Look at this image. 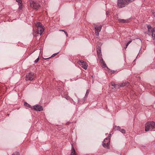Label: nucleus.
<instances>
[{"instance_id": "obj_1", "label": "nucleus", "mask_w": 155, "mask_h": 155, "mask_svg": "<svg viewBox=\"0 0 155 155\" xmlns=\"http://www.w3.org/2000/svg\"><path fill=\"white\" fill-rule=\"evenodd\" d=\"M134 0H118L117 5L119 7L121 8L124 7L129 3L134 1Z\"/></svg>"}, {"instance_id": "obj_2", "label": "nucleus", "mask_w": 155, "mask_h": 155, "mask_svg": "<svg viewBox=\"0 0 155 155\" xmlns=\"http://www.w3.org/2000/svg\"><path fill=\"white\" fill-rule=\"evenodd\" d=\"M155 129V122L153 121L148 122L145 125V131L146 132Z\"/></svg>"}, {"instance_id": "obj_3", "label": "nucleus", "mask_w": 155, "mask_h": 155, "mask_svg": "<svg viewBox=\"0 0 155 155\" xmlns=\"http://www.w3.org/2000/svg\"><path fill=\"white\" fill-rule=\"evenodd\" d=\"M36 25L37 26V33L41 35L45 30L44 26L39 22H37L36 24Z\"/></svg>"}, {"instance_id": "obj_4", "label": "nucleus", "mask_w": 155, "mask_h": 155, "mask_svg": "<svg viewBox=\"0 0 155 155\" xmlns=\"http://www.w3.org/2000/svg\"><path fill=\"white\" fill-rule=\"evenodd\" d=\"M30 3L31 7L33 9H37L40 7V5L38 2L31 1Z\"/></svg>"}, {"instance_id": "obj_5", "label": "nucleus", "mask_w": 155, "mask_h": 155, "mask_svg": "<svg viewBox=\"0 0 155 155\" xmlns=\"http://www.w3.org/2000/svg\"><path fill=\"white\" fill-rule=\"evenodd\" d=\"M110 138H106L103 142V146L104 147L107 148H109V146L110 144Z\"/></svg>"}, {"instance_id": "obj_6", "label": "nucleus", "mask_w": 155, "mask_h": 155, "mask_svg": "<svg viewBox=\"0 0 155 155\" xmlns=\"http://www.w3.org/2000/svg\"><path fill=\"white\" fill-rule=\"evenodd\" d=\"M94 26L95 29V35L96 36H98L99 35V32L101 29L102 26L101 25H97L95 24L94 25Z\"/></svg>"}, {"instance_id": "obj_7", "label": "nucleus", "mask_w": 155, "mask_h": 155, "mask_svg": "<svg viewBox=\"0 0 155 155\" xmlns=\"http://www.w3.org/2000/svg\"><path fill=\"white\" fill-rule=\"evenodd\" d=\"M78 63L84 69L86 70L87 69V64L86 62L83 61H78Z\"/></svg>"}, {"instance_id": "obj_8", "label": "nucleus", "mask_w": 155, "mask_h": 155, "mask_svg": "<svg viewBox=\"0 0 155 155\" xmlns=\"http://www.w3.org/2000/svg\"><path fill=\"white\" fill-rule=\"evenodd\" d=\"M34 74L31 73L28 74L26 76V81H32L33 80Z\"/></svg>"}, {"instance_id": "obj_9", "label": "nucleus", "mask_w": 155, "mask_h": 155, "mask_svg": "<svg viewBox=\"0 0 155 155\" xmlns=\"http://www.w3.org/2000/svg\"><path fill=\"white\" fill-rule=\"evenodd\" d=\"M33 109L35 110L40 111L43 110V107L41 106L36 105L33 106Z\"/></svg>"}, {"instance_id": "obj_10", "label": "nucleus", "mask_w": 155, "mask_h": 155, "mask_svg": "<svg viewBox=\"0 0 155 155\" xmlns=\"http://www.w3.org/2000/svg\"><path fill=\"white\" fill-rule=\"evenodd\" d=\"M151 33L152 34L151 35L153 39V40H155V28H153L152 30H151Z\"/></svg>"}, {"instance_id": "obj_11", "label": "nucleus", "mask_w": 155, "mask_h": 155, "mask_svg": "<svg viewBox=\"0 0 155 155\" xmlns=\"http://www.w3.org/2000/svg\"><path fill=\"white\" fill-rule=\"evenodd\" d=\"M117 20L120 23H127L129 22L128 19L126 20L124 19H121L120 18H118Z\"/></svg>"}, {"instance_id": "obj_12", "label": "nucleus", "mask_w": 155, "mask_h": 155, "mask_svg": "<svg viewBox=\"0 0 155 155\" xmlns=\"http://www.w3.org/2000/svg\"><path fill=\"white\" fill-rule=\"evenodd\" d=\"M71 155H77L76 152L74 147H72V148Z\"/></svg>"}, {"instance_id": "obj_13", "label": "nucleus", "mask_w": 155, "mask_h": 155, "mask_svg": "<svg viewBox=\"0 0 155 155\" xmlns=\"http://www.w3.org/2000/svg\"><path fill=\"white\" fill-rule=\"evenodd\" d=\"M89 92H90V90L89 89H88L87 90L86 93L85 94V96L84 98L85 99H84L85 100V99H86L87 98V97L89 93Z\"/></svg>"}, {"instance_id": "obj_14", "label": "nucleus", "mask_w": 155, "mask_h": 155, "mask_svg": "<svg viewBox=\"0 0 155 155\" xmlns=\"http://www.w3.org/2000/svg\"><path fill=\"white\" fill-rule=\"evenodd\" d=\"M59 53V52H58L57 53H54L53 54L52 56L49 57V58H44V59L45 60H46L47 59H49V58H50L51 57H53L54 56H56V55H57L58 53Z\"/></svg>"}, {"instance_id": "obj_15", "label": "nucleus", "mask_w": 155, "mask_h": 155, "mask_svg": "<svg viewBox=\"0 0 155 155\" xmlns=\"http://www.w3.org/2000/svg\"><path fill=\"white\" fill-rule=\"evenodd\" d=\"M24 105L26 107H29V108H31V105L29 104H28L26 102L24 103Z\"/></svg>"}, {"instance_id": "obj_16", "label": "nucleus", "mask_w": 155, "mask_h": 155, "mask_svg": "<svg viewBox=\"0 0 155 155\" xmlns=\"http://www.w3.org/2000/svg\"><path fill=\"white\" fill-rule=\"evenodd\" d=\"M128 84V83L127 82L121 83L120 84V86L121 87H124L126 86V85Z\"/></svg>"}, {"instance_id": "obj_17", "label": "nucleus", "mask_w": 155, "mask_h": 155, "mask_svg": "<svg viewBox=\"0 0 155 155\" xmlns=\"http://www.w3.org/2000/svg\"><path fill=\"white\" fill-rule=\"evenodd\" d=\"M147 28L148 30V33L149 34H149V33H151L150 31L151 30H152L151 27L150 26L148 25L147 26Z\"/></svg>"}, {"instance_id": "obj_18", "label": "nucleus", "mask_w": 155, "mask_h": 155, "mask_svg": "<svg viewBox=\"0 0 155 155\" xmlns=\"http://www.w3.org/2000/svg\"><path fill=\"white\" fill-rule=\"evenodd\" d=\"M110 85L114 87V88H116L117 87V85L115 84L114 82H111L110 83Z\"/></svg>"}, {"instance_id": "obj_19", "label": "nucleus", "mask_w": 155, "mask_h": 155, "mask_svg": "<svg viewBox=\"0 0 155 155\" xmlns=\"http://www.w3.org/2000/svg\"><path fill=\"white\" fill-rule=\"evenodd\" d=\"M102 64V67H103V68H104L107 67L106 64H105L104 61L103 62V63Z\"/></svg>"}, {"instance_id": "obj_20", "label": "nucleus", "mask_w": 155, "mask_h": 155, "mask_svg": "<svg viewBox=\"0 0 155 155\" xmlns=\"http://www.w3.org/2000/svg\"><path fill=\"white\" fill-rule=\"evenodd\" d=\"M12 155H19V154L18 152H15L13 153Z\"/></svg>"}, {"instance_id": "obj_21", "label": "nucleus", "mask_w": 155, "mask_h": 155, "mask_svg": "<svg viewBox=\"0 0 155 155\" xmlns=\"http://www.w3.org/2000/svg\"><path fill=\"white\" fill-rule=\"evenodd\" d=\"M16 2H18V4L22 3L21 0H16Z\"/></svg>"}, {"instance_id": "obj_22", "label": "nucleus", "mask_w": 155, "mask_h": 155, "mask_svg": "<svg viewBox=\"0 0 155 155\" xmlns=\"http://www.w3.org/2000/svg\"><path fill=\"white\" fill-rule=\"evenodd\" d=\"M18 5H19V9H21L22 8V4H20H20H19Z\"/></svg>"}, {"instance_id": "obj_23", "label": "nucleus", "mask_w": 155, "mask_h": 155, "mask_svg": "<svg viewBox=\"0 0 155 155\" xmlns=\"http://www.w3.org/2000/svg\"><path fill=\"white\" fill-rule=\"evenodd\" d=\"M120 131L122 133H125V131L124 129H121L120 130Z\"/></svg>"}, {"instance_id": "obj_24", "label": "nucleus", "mask_w": 155, "mask_h": 155, "mask_svg": "<svg viewBox=\"0 0 155 155\" xmlns=\"http://www.w3.org/2000/svg\"><path fill=\"white\" fill-rule=\"evenodd\" d=\"M39 60V56H38V58L36 60H35L34 62L35 63H37L38 62Z\"/></svg>"}, {"instance_id": "obj_25", "label": "nucleus", "mask_w": 155, "mask_h": 155, "mask_svg": "<svg viewBox=\"0 0 155 155\" xmlns=\"http://www.w3.org/2000/svg\"><path fill=\"white\" fill-rule=\"evenodd\" d=\"M104 61L103 60L102 58L101 57V59H100V62L102 64L103 63V62Z\"/></svg>"}, {"instance_id": "obj_26", "label": "nucleus", "mask_w": 155, "mask_h": 155, "mask_svg": "<svg viewBox=\"0 0 155 155\" xmlns=\"http://www.w3.org/2000/svg\"><path fill=\"white\" fill-rule=\"evenodd\" d=\"M129 44H128V43H127L126 45V47H125V49H126L127 48V47L129 45Z\"/></svg>"}, {"instance_id": "obj_27", "label": "nucleus", "mask_w": 155, "mask_h": 155, "mask_svg": "<svg viewBox=\"0 0 155 155\" xmlns=\"http://www.w3.org/2000/svg\"><path fill=\"white\" fill-rule=\"evenodd\" d=\"M129 44H128V43H127L126 45V47H125V49H126L127 48V47L129 45Z\"/></svg>"}, {"instance_id": "obj_28", "label": "nucleus", "mask_w": 155, "mask_h": 155, "mask_svg": "<svg viewBox=\"0 0 155 155\" xmlns=\"http://www.w3.org/2000/svg\"><path fill=\"white\" fill-rule=\"evenodd\" d=\"M132 41V40H131L130 41H128L127 43H128V44H130V43Z\"/></svg>"}, {"instance_id": "obj_29", "label": "nucleus", "mask_w": 155, "mask_h": 155, "mask_svg": "<svg viewBox=\"0 0 155 155\" xmlns=\"http://www.w3.org/2000/svg\"><path fill=\"white\" fill-rule=\"evenodd\" d=\"M101 50H99V51H97V53H100L101 52Z\"/></svg>"}, {"instance_id": "obj_30", "label": "nucleus", "mask_w": 155, "mask_h": 155, "mask_svg": "<svg viewBox=\"0 0 155 155\" xmlns=\"http://www.w3.org/2000/svg\"><path fill=\"white\" fill-rule=\"evenodd\" d=\"M110 136H111V134H109V135H108V138H110Z\"/></svg>"}, {"instance_id": "obj_31", "label": "nucleus", "mask_w": 155, "mask_h": 155, "mask_svg": "<svg viewBox=\"0 0 155 155\" xmlns=\"http://www.w3.org/2000/svg\"><path fill=\"white\" fill-rule=\"evenodd\" d=\"M59 31H64H64L63 30H59Z\"/></svg>"}, {"instance_id": "obj_32", "label": "nucleus", "mask_w": 155, "mask_h": 155, "mask_svg": "<svg viewBox=\"0 0 155 155\" xmlns=\"http://www.w3.org/2000/svg\"><path fill=\"white\" fill-rule=\"evenodd\" d=\"M64 32L65 34H66V33H67V32L65 31H64Z\"/></svg>"}, {"instance_id": "obj_33", "label": "nucleus", "mask_w": 155, "mask_h": 155, "mask_svg": "<svg viewBox=\"0 0 155 155\" xmlns=\"http://www.w3.org/2000/svg\"><path fill=\"white\" fill-rule=\"evenodd\" d=\"M68 97H66V98L68 100Z\"/></svg>"}, {"instance_id": "obj_34", "label": "nucleus", "mask_w": 155, "mask_h": 155, "mask_svg": "<svg viewBox=\"0 0 155 155\" xmlns=\"http://www.w3.org/2000/svg\"><path fill=\"white\" fill-rule=\"evenodd\" d=\"M118 127V129L120 130V127Z\"/></svg>"}, {"instance_id": "obj_35", "label": "nucleus", "mask_w": 155, "mask_h": 155, "mask_svg": "<svg viewBox=\"0 0 155 155\" xmlns=\"http://www.w3.org/2000/svg\"><path fill=\"white\" fill-rule=\"evenodd\" d=\"M65 35H66L67 37H68V35L67 33L66 34H65Z\"/></svg>"}, {"instance_id": "obj_36", "label": "nucleus", "mask_w": 155, "mask_h": 155, "mask_svg": "<svg viewBox=\"0 0 155 155\" xmlns=\"http://www.w3.org/2000/svg\"><path fill=\"white\" fill-rule=\"evenodd\" d=\"M111 72H112V73H114V71H111Z\"/></svg>"}]
</instances>
